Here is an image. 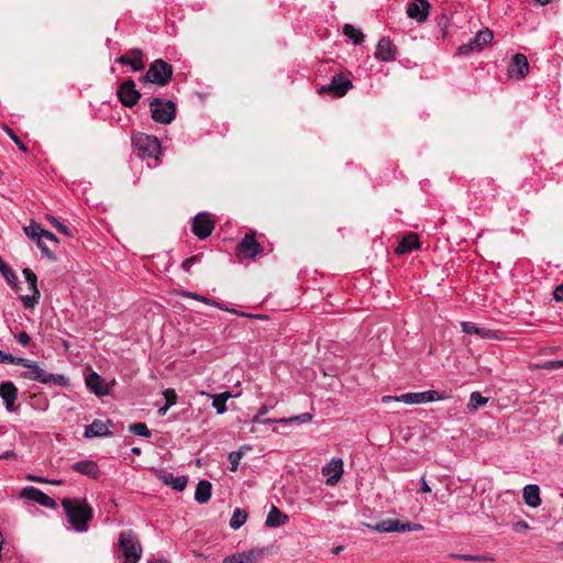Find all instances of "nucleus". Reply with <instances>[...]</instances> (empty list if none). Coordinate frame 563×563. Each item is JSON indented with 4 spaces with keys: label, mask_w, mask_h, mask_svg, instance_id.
I'll return each instance as SVG.
<instances>
[{
    "label": "nucleus",
    "mask_w": 563,
    "mask_h": 563,
    "mask_svg": "<svg viewBox=\"0 0 563 563\" xmlns=\"http://www.w3.org/2000/svg\"><path fill=\"white\" fill-rule=\"evenodd\" d=\"M238 251L241 256L254 258L262 252V247L253 235L246 234L245 238L239 243Z\"/></svg>",
    "instance_id": "6ab92c4d"
},
{
    "label": "nucleus",
    "mask_w": 563,
    "mask_h": 563,
    "mask_svg": "<svg viewBox=\"0 0 563 563\" xmlns=\"http://www.w3.org/2000/svg\"><path fill=\"white\" fill-rule=\"evenodd\" d=\"M196 261V257H190L188 260H186L184 263H183V268L185 271H189L190 266L192 265V263Z\"/></svg>",
    "instance_id": "13d9d810"
},
{
    "label": "nucleus",
    "mask_w": 563,
    "mask_h": 563,
    "mask_svg": "<svg viewBox=\"0 0 563 563\" xmlns=\"http://www.w3.org/2000/svg\"><path fill=\"white\" fill-rule=\"evenodd\" d=\"M553 298L555 301H563V284L559 285L553 291Z\"/></svg>",
    "instance_id": "de8ad7c7"
},
{
    "label": "nucleus",
    "mask_w": 563,
    "mask_h": 563,
    "mask_svg": "<svg viewBox=\"0 0 563 563\" xmlns=\"http://www.w3.org/2000/svg\"><path fill=\"white\" fill-rule=\"evenodd\" d=\"M132 144L140 157L154 161V164L147 163L150 167L157 165L162 155V148L157 137L139 132L132 136Z\"/></svg>",
    "instance_id": "f03ea898"
},
{
    "label": "nucleus",
    "mask_w": 563,
    "mask_h": 563,
    "mask_svg": "<svg viewBox=\"0 0 563 563\" xmlns=\"http://www.w3.org/2000/svg\"><path fill=\"white\" fill-rule=\"evenodd\" d=\"M71 470L90 478H98L100 471L96 462L91 460L78 461L71 465Z\"/></svg>",
    "instance_id": "4be33fe9"
},
{
    "label": "nucleus",
    "mask_w": 563,
    "mask_h": 563,
    "mask_svg": "<svg viewBox=\"0 0 563 563\" xmlns=\"http://www.w3.org/2000/svg\"><path fill=\"white\" fill-rule=\"evenodd\" d=\"M231 467V472H236L240 461H241V453L230 452L228 456Z\"/></svg>",
    "instance_id": "ea45409f"
},
{
    "label": "nucleus",
    "mask_w": 563,
    "mask_h": 563,
    "mask_svg": "<svg viewBox=\"0 0 563 563\" xmlns=\"http://www.w3.org/2000/svg\"><path fill=\"white\" fill-rule=\"evenodd\" d=\"M212 485L209 481H200L196 487L195 499L199 504L207 503L211 497Z\"/></svg>",
    "instance_id": "c85d7f7f"
},
{
    "label": "nucleus",
    "mask_w": 563,
    "mask_h": 563,
    "mask_svg": "<svg viewBox=\"0 0 563 563\" xmlns=\"http://www.w3.org/2000/svg\"><path fill=\"white\" fill-rule=\"evenodd\" d=\"M268 410H269L268 406L263 405V406L260 408L258 412H260V415L264 416V415H266V413L268 412Z\"/></svg>",
    "instance_id": "e2e57ef3"
},
{
    "label": "nucleus",
    "mask_w": 563,
    "mask_h": 563,
    "mask_svg": "<svg viewBox=\"0 0 563 563\" xmlns=\"http://www.w3.org/2000/svg\"><path fill=\"white\" fill-rule=\"evenodd\" d=\"M38 299L40 297H35V294H33V296H23L21 298L24 307L26 308H33Z\"/></svg>",
    "instance_id": "37998d69"
},
{
    "label": "nucleus",
    "mask_w": 563,
    "mask_h": 563,
    "mask_svg": "<svg viewBox=\"0 0 563 563\" xmlns=\"http://www.w3.org/2000/svg\"><path fill=\"white\" fill-rule=\"evenodd\" d=\"M43 239H46V240H48V241H51V242H53L55 244L58 243L57 236L55 234H53L52 232L47 231V230H45L43 232Z\"/></svg>",
    "instance_id": "3c124183"
},
{
    "label": "nucleus",
    "mask_w": 563,
    "mask_h": 563,
    "mask_svg": "<svg viewBox=\"0 0 563 563\" xmlns=\"http://www.w3.org/2000/svg\"><path fill=\"white\" fill-rule=\"evenodd\" d=\"M397 48L389 40L383 37L376 46L375 57L382 62H391L396 58Z\"/></svg>",
    "instance_id": "a211bd4d"
},
{
    "label": "nucleus",
    "mask_w": 563,
    "mask_h": 563,
    "mask_svg": "<svg viewBox=\"0 0 563 563\" xmlns=\"http://www.w3.org/2000/svg\"><path fill=\"white\" fill-rule=\"evenodd\" d=\"M461 327H462V331L467 334H475V335H478V336H481L483 339H487V340L499 339V335L495 331L487 329V328H481L473 322L463 321L461 323Z\"/></svg>",
    "instance_id": "412c9836"
},
{
    "label": "nucleus",
    "mask_w": 563,
    "mask_h": 563,
    "mask_svg": "<svg viewBox=\"0 0 563 563\" xmlns=\"http://www.w3.org/2000/svg\"><path fill=\"white\" fill-rule=\"evenodd\" d=\"M129 430L139 437L150 438L151 431L148 430L147 426L143 422L133 423L130 424Z\"/></svg>",
    "instance_id": "c9c22d12"
},
{
    "label": "nucleus",
    "mask_w": 563,
    "mask_h": 563,
    "mask_svg": "<svg viewBox=\"0 0 563 563\" xmlns=\"http://www.w3.org/2000/svg\"><path fill=\"white\" fill-rule=\"evenodd\" d=\"M420 483H421V490H422L423 493H430V492H431V488H430V486L428 485V483H427V481H426V478H424V477H421Z\"/></svg>",
    "instance_id": "6e6d98bb"
},
{
    "label": "nucleus",
    "mask_w": 563,
    "mask_h": 563,
    "mask_svg": "<svg viewBox=\"0 0 563 563\" xmlns=\"http://www.w3.org/2000/svg\"><path fill=\"white\" fill-rule=\"evenodd\" d=\"M322 474L330 475L325 483L329 486H334L343 474V461L341 459H332L322 467Z\"/></svg>",
    "instance_id": "2eb2a0df"
},
{
    "label": "nucleus",
    "mask_w": 563,
    "mask_h": 563,
    "mask_svg": "<svg viewBox=\"0 0 563 563\" xmlns=\"http://www.w3.org/2000/svg\"><path fill=\"white\" fill-rule=\"evenodd\" d=\"M36 244L38 246V249L42 251V253L51 258V260H55V255L49 251V249L47 247L46 243L43 241V239L41 240H37L36 241Z\"/></svg>",
    "instance_id": "79ce46f5"
},
{
    "label": "nucleus",
    "mask_w": 563,
    "mask_h": 563,
    "mask_svg": "<svg viewBox=\"0 0 563 563\" xmlns=\"http://www.w3.org/2000/svg\"><path fill=\"white\" fill-rule=\"evenodd\" d=\"M165 396H166L167 405H168V406H172V405L174 404L173 398H175V397H176V396H175V391H174L173 389L167 390V391H166V394H165Z\"/></svg>",
    "instance_id": "603ef678"
},
{
    "label": "nucleus",
    "mask_w": 563,
    "mask_h": 563,
    "mask_svg": "<svg viewBox=\"0 0 563 563\" xmlns=\"http://www.w3.org/2000/svg\"><path fill=\"white\" fill-rule=\"evenodd\" d=\"M419 247V239L416 233H408L405 235L399 242L396 252L398 254H406L411 252L415 249Z\"/></svg>",
    "instance_id": "cd10ccee"
},
{
    "label": "nucleus",
    "mask_w": 563,
    "mask_h": 563,
    "mask_svg": "<svg viewBox=\"0 0 563 563\" xmlns=\"http://www.w3.org/2000/svg\"><path fill=\"white\" fill-rule=\"evenodd\" d=\"M522 496L529 507L537 508L541 505L540 488L536 484L525 486Z\"/></svg>",
    "instance_id": "a878e982"
},
{
    "label": "nucleus",
    "mask_w": 563,
    "mask_h": 563,
    "mask_svg": "<svg viewBox=\"0 0 563 563\" xmlns=\"http://www.w3.org/2000/svg\"><path fill=\"white\" fill-rule=\"evenodd\" d=\"M181 294L183 296H187V297H194L196 299H199L201 300L202 302H206L208 305H214L211 300L207 299V298H203V297H200L198 295H194V294H189V292H186V291H183V292H179L178 291V295Z\"/></svg>",
    "instance_id": "09e8293b"
},
{
    "label": "nucleus",
    "mask_w": 563,
    "mask_h": 563,
    "mask_svg": "<svg viewBox=\"0 0 563 563\" xmlns=\"http://www.w3.org/2000/svg\"><path fill=\"white\" fill-rule=\"evenodd\" d=\"M152 119L161 124H168L176 113V106L170 100L154 98L150 103Z\"/></svg>",
    "instance_id": "423d86ee"
},
{
    "label": "nucleus",
    "mask_w": 563,
    "mask_h": 563,
    "mask_svg": "<svg viewBox=\"0 0 563 563\" xmlns=\"http://www.w3.org/2000/svg\"><path fill=\"white\" fill-rule=\"evenodd\" d=\"M158 477L164 484L169 485L173 489H176V476H174L173 473L161 472Z\"/></svg>",
    "instance_id": "4c0bfd02"
},
{
    "label": "nucleus",
    "mask_w": 563,
    "mask_h": 563,
    "mask_svg": "<svg viewBox=\"0 0 563 563\" xmlns=\"http://www.w3.org/2000/svg\"><path fill=\"white\" fill-rule=\"evenodd\" d=\"M214 229V220L210 213L200 212L192 220V233L200 240L207 239Z\"/></svg>",
    "instance_id": "1a4fd4ad"
},
{
    "label": "nucleus",
    "mask_w": 563,
    "mask_h": 563,
    "mask_svg": "<svg viewBox=\"0 0 563 563\" xmlns=\"http://www.w3.org/2000/svg\"><path fill=\"white\" fill-rule=\"evenodd\" d=\"M87 387L98 396L108 394V388L104 379L97 373H91L86 377Z\"/></svg>",
    "instance_id": "b1692460"
},
{
    "label": "nucleus",
    "mask_w": 563,
    "mask_h": 563,
    "mask_svg": "<svg viewBox=\"0 0 563 563\" xmlns=\"http://www.w3.org/2000/svg\"><path fill=\"white\" fill-rule=\"evenodd\" d=\"M262 415H260V412L252 419L253 422L255 423H262V419H261Z\"/></svg>",
    "instance_id": "69168bd1"
},
{
    "label": "nucleus",
    "mask_w": 563,
    "mask_h": 563,
    "mask_svg": "<svg viewBox=\"0 0 563 563\" xmlns=\"http://www.w3.org/2000/svg\"><path fill=\"white\" fill-rule=\"evenodd\" d=\"M514 528L517 532H521L528 530L529 525L526 521H518L517 523H515Z\"/></svg>",
    "instance_id": "8fccbe9b"
},
{
    "label": "nucleus",
    "mask_w": 563,
    "mask_h": 563,
    "mask_svg": "<svg viewBox=\"0 0 563 563\" xmlns=\"http://www.w3.org/2000/svg\"><path fill=\"white\" fill-rule=\"evenodd\" d=\"M529 73V63L523 54L514 55L511 63L508 67V76L510 78L520 80L525 78Z\"/></svg>",
    "instance_id": "f8f14e48"
},
{
    "label": "nucleus",
    "mask_w": 563,
    "mask_h": 563,
    "mask_svg": "<svg viewBox=\"0 0 563 563\" xmlns=\"http://www.w3.org/2000/svg\"><path fill=\"white\" fill-rule=\"evenodd\" d=\"M288 519L289 518L286 514L282 512L276 506L273 505L267 515L265 525L269 528H276L284 526Z\"/></svg>",
    "instance_id": "bb28decb"
},
{
    "label": "nucleus",
    "mask_w": 563,
    "mask_h": 563,
    "mask_svg": "<svg viewBox=\"0 0 563 563\" xmlns=\"http://www.w3.org/2000/svg\"><path fill=\"white\" fill-rule=\"evenodd\" d=\"M21 497L36 501L45 507L54 508L56 506V503L53 498L33 486L23 488Z\"/></svg>",
    "instance_id": "dca6fc26"
},
{
    "label": "nucleus",
    "mask_w": 563,
    "mask_h": 563,
    "mask_svg": "<svg viewBox=\"0 0 563 563\" xmlns=\"http://www.w3.org/2000/svg\"><path fill=\"white\" fill-rule=\"evenodd\" d=\"M343 33L345 36H347L354 44H360L363 41V33L360 29H356L355 26L351 24H345L343 26Z\"/></svg>",
    "instance_id": "473e14b6"
},
{
    "label": "nucleus",
    "mask_w": 563,
    "mask_h": 563,
    "mask_svg": "<svg viewBox=\"0 0 563 563\" xmlns=\"http://www.w3.org/2000/svg\"><path fill=\"white\" fill-rule=\"evenodd\" d=\"M212 407L217 410V413L222 415L227 411V401L232 395L229 391H224L219 395H211Z\"/></svg>",
    "instance_id": "c756f323"
},
{
    "label": "nucleus",
    "mask_w": 563,
    "mask_h": 563,
    "mask_svg": "<svg viewBox=\"0 0 563 563\" xmlns=\"http://www.w3.org/2000/svg\"><path fill=\"white\" fill-rule=\"evenodd\" d=\"M562 366H563V360L562 361H550V362H545L542 365H539L540 368H545V369H554V368H559Z\"/></svg>",
    "instance_id": "a18cd8bd"
},
{
    "label": "nucleus",
    "mask_w": 563,
    "mask_h": 563,
    "mask_svg": "<svg viewBox=\"0 0 563 563\" xmlns=\"http://www.w3.org/2000/svg\"><path fill=\"white\" fill-rule=\"evenodd\" d=\"M13 455H14V453H13V452L8 451V452H5V453L1 454V455H0V459H9V457H11V456H13Z\"/></svg>",
    "instance_id": "0e129e2a"
},
{
    "label": "nucleus",
    "mask_w": 563,
    "mask_h": 563,
    "mask_svg": "<svg viewBox=\"0 0 563 563\" xmlns=\"http://www.w3.org/2000/svg\"><path fill=\"white\" fill-rule=\"evenodd\" d=\"M15 338L22 346H26L31 341V336L24 331L18 333Z\"/></svg>",
    "instance_id": "49530a36"
},
{
    "label": "nucleus",
    "mask_w": 563,
    "mask_h": 563,
    "mask_svg": "<svg viewBox=\"0 0 563 563\" xmlns=\"http://www.w3.org/2000/svg\"><path fill=\"white\" fill-rule=\"evenodd\" d=\"M109 424H111V421L103 422L101 420H95L92 423L86 427L85 437L96 438L109 435L111 433L109 431Z\"/></svg>",
    "instance_id": "393cba45"
},
{
    "label": "nucleus",
    "mask_w": 563,
    "mask_h": 563,
    "mask_svg": "<svg viewBox=\"0 0 563 563\" xmlns=\"http://www.w3.org/2000/svg\"><path fill=\"white\" fill-rule=\"evenodd\" d=\"M187 485V477L178 476V492L183 490Z\"/></svg>",
    "instance_id": "5fc2aeb1"
},
{
    "label": "nucleus",
    "mask_w": 563,
    "mask_h": 563,
    "mask_svg": "<svg viewBox=\"0 0 563 563\" xmlns=\"http://www.w3.org/2000/svg\"><path fill=\"white\" fill-rule=\"evenodd\" d=\"M247 519V512L246 510L242 508H236L233 512L232 518L230 519V527L233 530H238L241 528Z\"/></svg>",
    "instance_id": "7c9ffc66"
},
{
    "label": "nucleus",
    "mask_w": 563,
    "mask_h": 563,
    "mask_svg": "<svg viewBox=\"0 0 563 563\" xmlns=\"http://www.w3.org/2000/svg\"><path fill=\"white\" fill-rule=\"evenodd\" d=\"M11 361V354L0 351V364L9 363Z\"/></svg>",
    "instance_id": "864d4df0"
},
{
    "label": "nucleus",
    "mask_w": 563,
    "mask_h": 563,
    "mask_svg": "<svg viewBox=\"0 0 563 563\" xmlns=\"http://www.w3.org/2000/svg\"><path fill=\"white\" fill-rule=\"evenodd\" d=\"M173 66L163 59L154 60L146 74L142 77L144 82L154 84L157 86L166 85L173 77Z\"/></svg>",
    "instance_id": "20e7f679"
},
{
    "label": "nucleus",
    "mask_w": 563,
    "mask_h": 563,
    "mask_svg": "<svg viewBox=\"0 0 563 563\" xmlns=\"http://www.w3.org/2000/svg\"><path fill=\"white\" fill-rule=\"evenodd\" d=\"M261 556V552L250 550L245 552H238L232 555L225 556L222 563H255Z\"/></svg>",
    "instance_id": "5701e85b"
},
{
    "label": "nucleus",
    "mask_w": 563,
    "mask_h": 563,
    "mask_svg": "<svg viewBox=\"0 0 563 563\" xmlns=\"http://www.w3.org/2000/svg\"><path fill=\"white\" fill-rule=\"evenodd\" d=\"M311 420H312V415L308 413V412H305V413H301V415H298V416H294V417H290V418H282V419H279V422H280V424H286V423L295 422V421H298V422H301V423H306V422H309Z\"/></svg>",
    "instance_id": "e433bc0d"
},
{
    "label": "nucleus",
    "mask_w": 563,
    "mask_h": 563,
    "mask_svg": "<svg viewBox=\"0 0 563 563\" xmlns=\"http://www.w3.org/2000/svg\"><path fill=\"white\" fill-rule=\"evenodd\" d=\"M120 65H129L133 71H140L144 68L143 54L139 48H132L124 55L117 58Z\"/></svg>",
    "instance_id": "f3484780"
},
{
    "label": "nucleus",
    "mask_w": 563,
    "mask_h": 563,
    "mask_svg": "<svg viewBox=\"0 0 563 563\" xmlns=\"http://www.w3.org/2000/svg\"><path fill=\"white\" fill-rule=\"evenodd\" d=\"M430 8L431 5L427 0H412L407 7V14L410 19L421 23L428 19Z\"/></svg>",
    "instance_id": "ddd939ff"
},
{
    "label": "nucleus",
    "mask_w": 563,
    "mask_h": 563,
    "mask_svg": "<svg viewBox=\"0 0 563 563\" xmlns=\"http://www.w3.org/2000/svg\"><path fill=\"white\" fill-rule=\"evenodd\" d=\"M48 221L52 223V225L57 229L60 233L65 234V235H71V232L70 230L68 229V227L64 225L63 223H60L56 218L49 216L48 217Z\"/></svg>",
    "instance_id": "58836bf2"
},
{
    "label": "nucleus",
    "mask_w": 563,
    "mask_h": 563,
    "mask_svg": "<svg viewBox=\"0 0 563 563\" xmlns=\"http://www.w3.org/2000/svg\"><path fill=\"white\" fill-rule=\"evenodd\" d=\"M558 443H559L560 445H563V432L559 435V438H558Z\"/></svg>",
    "instance_id": "774afa93"
},
{
    "label": "nucleus",
    "mask_w": 563,
    "mask_h": 563,
    "mask_svg": "<svg viewBox=\"0 0 563 563\" xmlns=\"http://www.w3.org/2000/svg\"><path fill=\"white\" fill-rule=\"evenodd\" d=\"M132 453L135 454V455H140L141 454V449L140 448H132Z\"/></svg>",
    "instance_id": "338daca9"
},
{
    "label": "nucleus",
    "mask_w": 563,
    "mask_h": 563,
    "mask_svg": "<svg viewBox=\"0 0 563 563\" xmlns=\"http://www.w3.org/2000/svg\"><path fill=\"white\" fill-rule=\"evenodd\" d=\"M32 361L27 360V358H24V357H15L13 355H11V361L9 362L10 364H15V365H21L25 368L29 367V365L31 364Z\"/></svg>",
    "instance_id": "c03bdc74"
},
{
    "label": "nucleus",
    "mask_w": 563,
    "mask_h": 563,
    "mask_svg": "<svg viewBox=\"0 0 563 563\" xmlns=\"http://www.w3.org/2000/svg\"><path fill=\"white\" fill-rule=\"evenodd\" d=\"M251 450L249 445H242L235 453H241V459Z\"/></svg>",
    "instance_id": "bf43d9fd"
},
{
    "label": "nucleus",
    "mask_w": 563,
    "mask_h": 563,
    "mask_svg": "<svg viewBox=\"0 0 563 563\" xmlns=\"http://www.w3.org/2000/svg\"><path fill=\"white\" fill-rule=\"evenodd\" d=\"M488 398L481 395L478 391H473L470 396L467 408L470 411H476L479 407L486 405Z\"/></svg>",
    "instance_id": "2f4dec72"
},
{
    "label": "nucleus",
    "mask_w": 563,
    "mask_h": 563,
    "mask_svg": "<svg viewBox=\"0 0 563 563\" xmlns=\"http://www.w3.org/2000/svg\"><path fill=\"white\" fill-rule=\"evenodd\" d=\"M369 528L377 532H407L422 530V526L420 523L401 522L398 519H385L374 526H369Z\"/></svg>",
    "instance_id": "0eeeda50"
},
{
    "label": "nucleus",
    "mask_w": 563,
    "mask_h": 563,
    "mask_svg": "<svg viewBox=\"0 0 563 563\" xmlns=\"http://www.w3.org/2000/svg\"><path fill=\"white\" fill-rule=\"evenodd\" d=\"M399 396H383L382 397V402L384 404H388L390 401H398L399 402Z\"/></svg>",
    "instance_id": "4d7b16f0"
},
{
    "label": "nucleus",
    "mask_w": 563,
    "mask_h": 563,
    "mask_svg": "<svg viewBox=\"0 0 563 563\" xmlns=\"http://www.w3.org/2000/svg\"><path fill=\"white\" fill-rule=\"evenodd\" d=\"M119 548L124 558L123 563H137L142 556V547L136 536L124 531L119 537Z\"/></svg>",
    "instance_id": "7ed1b4c3"
},
{
    "label": "nucleus",
    "mask_w": 563,
    "mask_h": 563,
    "mask_svg": "<svg viewBox=\"0 0 563 563\" xmlns=\"http://www.w3.org/2000/svg\"><path fill=\"white\" fill-rule=\"evenodd\" d=\"M21 376L25 379L43 384L53 383L58 386H66L68 384V379L64 375L47 373L34 361L31 362L26 371L22 373Z\"/></svg>",
    "instance_id": "39448f33"
},
{
    "label": "nucleus",
    "mask_w": 563,
    "mask_h": 563,
    "mask_svg": "<svg viewBox=\"0 0 563 563\" xmlns=\"http://www.w3.org/2000/svg\"><path fill=\"white\" fill-rule=\"evenodd\" d=\"M23 275L29 284V288L30 290L32 291V294H35V297H40L41 294H40V290L36 286V283H37V277L36 275L34 274V272L31 269V268H24L23 269Z\"/></svg>",
    "instance_id": "72a5a7b5"
},
{
    "label": "nucleus",
    "mask_w": 563,
    "mask_h": 563,
    "mask_svg": "<svg viewBox=\"0 0 563 563\" xmlns=\"http://www.w3.org/2000/svg\"><path fill=\"white\" fill-rule=\"evenodd\" d=\"M27 478L32 482H37V483H43L45 482L43 478L41 477H37V476H33V475H29Z\"/></svg>",
    "instance_id": "680f3d73"
},
{
    "label": "nucleus",
    "mask_w": 563,
    "mask_h": 563,
    "mask_svg": "<svg viewBox=\"0 0 563 563\" xmlns=\"http://www.w3.org/2000/svg\"><path fill=\"white\" fill-rule=\"evenodd\" d=\"M352 88L351 80L342 75L333 76L329 86L321 87L320 91H330L334 97H343Z\"/></svg>",
    "instance_id": "4468645a"
},
{
    "label": "nucleus",
    "mask_w": 563,
    "mask_h": 563,
    "mask_svg": "<svg viewBox=\"0 0 563 563\" xmlns=\"http://www.w3.org/2000/svg\"><path fill=\"white\" fill-rule=\"evenodd\" d=\"M262 423L267 424V423H280V422H279V419L267 418V419L262 420Z\"/></svg>",
    "instance_id": "052dcab7"
},
{
    "label": "nucleus",
    "mask_w": 563,
    "mask_h": 563,
    "mask_svg": "<svg viewBox=\"0 0 563 563\" xmlns=\"http://www.w3.org/2000/svg\"><path fill=\"white\" fill-rule=\"evenodd\" d=\"M0 397L2 398L8 411H13L14 402L18 397V388L12 382H5L0 385Z\"/></svg>",
    "instance_id": "aec40b11"
},
{
    "label": "nucleus",
    "mask_w": 563,
    "mask_h": 563,
    "mask_svg": "<svg viewBox=\"0 0 563 563\" xmlns=\"http://www.w3.org/2000/svg\"><path fill=\"white\" fill-rule=\"evenodd\" d=\"M24 231L29 238L37 241V240L43 239V232L45 230L42 229L41 225H38L36 223H32L29 227H25Z\"/></svg>",
    "instance_id": "f704fd0d"
},
{
    "label": "nucleus",
    "mask_w": 563,
    "mask_h": 563,
    "mask_svg": "<svg viewBox=\"0 0 563 563\" xmlns=\"http://www.w3.org/2000/svg\"><path fill=\"white\" fill-rule=\"evenodd\" d=\"M118 97L123 106L131 108L137 103L141 93L136 89L135 82L130 79L121 84L118 89Z\"/></svg>",
    "instance_id": "9b49d317"
},
{
    "label": "nucleus",
    "mask_w": 563,
    "mask_h": 563,
    "mask_svg": "<svg viewBox=\"0 0 563 563\" xmlns=\"http://www.w3.org/2000/svg\"><path fill=\"white\" fill-rule=\"evenodd\" d=\"M446 396L443 394H440L435 390H428V391H421V393H407L399 396V402H404L407 405H418V404H426V402H432L438 400L445 399Z\"/></svg>",
    "instance_id": "9d476101"
},
{
    "label": "nucleus",
    "mask_w": 563,
    "mask_h": 563,
    "mask_svg": "<svg viewBox=\"0 0 563 563\" xmlns=\"http://www.w3.org/2000/svg\"><path fill=\"white\" fill-rule=\"evenodd\" d=\"M62 506L74 530L77 532H86L93 514L87 500L81 498H64Z\"/></svg>",
    "instance_id": "f257e3e1"
},
{
    "label": "nucleus",
    "mask_w": 563,
    "mask_h": 563,
    "mask_svg": "<svg viewBox=\"0 0 563 563\" xmlns=\"http://www.w3.org/2000/svg\"><path fill=\"white\" fill-rule=\"evenodd\" d=\"M7 133L10 136V139L18 145V147L22 152H27V147L24 145V143L15 135V133L11 129H7Z\"/></svg>",
    "instance_id": "a19ab883"
},
{
    "label": "nucleus",
    "mask_w": 563,
    "mask_h": 563,
    "mask_svg": "<svg viewBox=\"0 0 563 563\" xmlns=\"http://www.w3.org/2000/svg\"><path fill=\"white\" fill-rule=\"evenodd\" d=\"M494 38V34L488 29L479 30L476 35L470 40L467 44L461 45L457 48L459 55H470L473 52H479L483 47L489 45Z\"/></svg>",
    "instance_id": "6e6552de"
}]
</instances>
